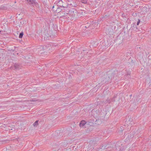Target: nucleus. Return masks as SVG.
<instances>
[{
    "instance_id": "ddd939ff",
    "label": "nucleus",
    "mask_w": 151,
    "mask_h": 151,
    "mask_svg": "<svg viewBox=\"0 0 151 151\" xmlns=\"http://www.w3.org/2000/svg\"><path fill=\"white\" fill-rule=\"evenodd\" d=\"M24 35V33L23 32H21L20 34H19V38H22L23 35Z\"/></svg>"
},
{
    "instance_id": "cd10ccee",
    "label": "nucleus",
    "mask_w": 151,
    "mask_h": 151,
    "mask_svg": "<svg viewBox=\"0 0 151 151\" xmlns=\"http://www.w3.org/2000/svg\"><path fill=\"white\" fill-rule=\"evenodd\" d=\"M0 32H1V31L0 30Z\"/></svg>"
},
{
    "instance_id": "aec40b11",
    "label": "nucleus",
    "mask_w": 151,
    "mask_h": 151,
    "mask_svg": "<svg viewBox=\"0 0 151 151\" xmlns=\"http://www.w3.org/2000/svg\"><path fill=\"white\" fill-rule=\"evenodd\" d=\"M86 51V50H83V51Z\"/></svg>"
},
{
    "instance_id": "f8f14e48",
    "label": "nucleus",
    "mask_w": 151,
    "mask_h": 151,
    "mask_svg": "<svg viewBox=\"0 0 151 151\" xmlns=\"http://www.w3.org/2000/svg\"><path fill=\"white\" fill-rule=\"evenodd\" d=\"M123 130H124V129H123V127L122 126L120 127L119 128V132H122Z\"/></svg>"
},
{
    "instance_id": "dca6fc26",
    "label": "nucleus",
    "mask_w": 151,
    "mask_h": 151,
    "mask_svg": "<svg viewBox=\"0 0 151 151\" xmlns=\"http://www.w3.org/2000/svg\"><path fill=\"white\" fill-rule=\"evenodd\" d=\"M43 35L45 36L46 37H49V36H50L47 33H46L45 32H44L43 34Z\"/></svg>"
},
{
    "instance_id": "5701e85b",
    "label": "nucleus",
    "mask_w": 151,
    "mask_h": 151,
    "mask_svg": "<svg viewBox=\"0 0 151 151\" xmlns=\"http://www.w3.org/2000/svg\"><path fill=\"white\" fill-rule=\"evenodd\" d=\"M65 14H64V15H63V16H65Z\"/></svg>"
},
{
    "instance_id": "a211bd4d",
    "label": "nucleus",
    "mask_w": 151,
    "mask_h": 151,
    "mask_svg": "<svg viewBox=\"0 0 151 151\" xmlns=\"http://www.w3.org/2000/svg\"><path fill=\"white\" fill-rule=\"evenodd\" d=\"M140 20L139 19H138V21L137 24V25H138L139 24V23H140Z\"/></svg>"
},
{
    "instance_id": "bb28decb",
    "label": "nucleus",
    "mask_w": 151,
    "mask_h": 151,
    "mask_svg": "<svg viewBox=\"0 0 151 151\" xmlns=\"http://www.w3.org/2000/svg\"><path fill=\"white\" fill-rule=\"evenodd\" d=\"M32 101H36L35 100H33Z\"/></svg>"
},
{
    "instance_id": "6ab92c4d",
    "label": "nucleus",
    "mask_w": 151,
    "mask_h": 151,
    "mask_svg": "<svg viewBox=\"0 0 151 151\" xmlns=\"http://www.w3.org/2000/svg\"><path fill=\"white\" fill-rule=\"evenodd\" d=\"M131 53V52H128L127 53V55L129 56Z\"/></svg>"
},
{
    "instance_id": "4468645a",
    "label": "nucleus",
    "mask_w": 151,
    "mask_h": 151,
    "mask_svg": "<svg viewBox=\"0 0 151 151\" xmlns=\"http://www.w3.org/2000/svg\"><path fill=\"white\" fill-rule=\"evenodd\" d=\"M60 8H58L57 10H56V11L58 12V13H59V12H60V13H62V12H61L60 11ZM60 14H61V13H60Z\"/></svg>"
},
{
    "instance_id": "9d476101",
    "label": "nucleus",
    "mask_w": 151,
    "mask_h": 151,
    "mask_svg": "<svg viewBox=\"0 0 151 151\" xmlns=\"http://www.w3.org/2000/svg\"><path fill=\"white\" fill-rule=\"evenodd\" d=\"M103 102L105 104H106L107 103H110L112 102V101H111V99H107L106 101H103Z\"/></svg>"
},
{
    "instance_id": "20e7f679",
    "label": "nucleus",
    "mask_w": 151,
    "mask_h": 151,
    "mask_svg": "<svg viewBox=\"0 0 151 151\" xmlns=\"http://www.w3.org/2000/svg\"><path fill=\"white\" fill-rule=\"evenodd\" d=\"M28 3L31 4L32 6H34L36 5V2L35 0H26Z\"/></svg>"
},
{
    "instance_id": "2eb2a0df",
    "label": "nucleus",
    "mask_w": 151,
    "mask_h": 151,
    "mask_svg": "<svg viewBox=\"0 0 151 151\" xmlns=\"http://www.w3.org/2000/svg\"><path fill=\"white\" fill-rule=\"evenodd\" d=\"M81 1L83 3L86 4L87 3L86 0H81Z\"/></svg>"
},
{
    "instance_id": "9b49d317",
    "label": "nucleus",
    "mask_w": 151,
    "mask_h": 151,
    "mask_svg": "<svg viewBox=\"0 0 151 151\" xmlns=\"http://www.w3.org/2000/svg\"><path fill=\"white\" fill-rule=\"evenodd\" d=\"M38 120L36 121L33 124V125L34 127H37L38 124Z\"/></svg>"
},
{
    "instance_id": "0eeeda50",
    "label": "nucleus",
    "mask_w": 151,
    "mask_h": 151,
    "mask_svg": "<svg viewBox=\"0 0 151 151\" xmlns=\"http://www.w3.org/2000/svg\"><path fill=\"white\" fill-rule=\"evenodd\" d=\"M74 10L76 11V10L74 9H72L71 10H69L68 12V14H70L72 16H74L75 15V14L74 12Z\"/></svg>"
},
{
    "instance_id": "412c9836",
    "label": "nucleus",
    "mask_w": 151,
    "mask_h": 151,
    "mask_svg": "<svg viewBox=\"0 0 151 151\" xmlns=\"http://www.w3.org/2000/svg\"><path fill=\"white\" fill-rule=\"evenodd\" d=\"M117 145H118V144H116V147H117Z\"/></svg>"
},
{
    "instance_id": "f3484780",
    "label": "nucleus",
    "mask_w": 151,
    "mask_h": 151,
    "mask_svg": "<svg viewBox=\"0 0 151 151\" xmlns=\"http://www.w3.org/2000/svg\"><path fill=\"white\" fill-rule=\"evenodd\" d=\"M115 98H116V97L114 96L112 99H111V101H112V102L115 101V100H114Z\"/></svg>"
},
{
    "instance_id": "7ed1b4c3",
    "label": "nucleus",
    "mask_w": 151,
    "mask_h": 151,
    "mask_svg": "<svg viewBox=\"0 0 151 151\" xmlns=\"http://www.w3.org/2000/svg\"><path fill=\"white\" fill-rule=\"evenodd\" d=\"M22 66L20 64L18 63H15L14 67H11V69H15L16 70H19L21 68Z\"/></svg>"
},
{
    "instance_id": "39448f33",
    "label": "nucleus",
    "mask_w": 151,
    "mask_h": 151,
    "mask_svg": "<svg viewBox=\"0 0 151 151\" xmlns=\"http://www.w3.org/2000/svg\"><path fill=\"white\" fill-rule=\"evenodd\" d=\"M120 147H118L117 148L116 147V149H113L111 148H108L107 150L105 151H120Z\"/></svg>"
},
{
    "instance_id": "423d86ee",
    "label": "nucleus",
    "mask_w": 151,
    "mask_h": 151,
    "mask_svg": "<svg viewBox=\"0 0 151 151\" xmlns=\"http://www.w3.org/2000/svg\"><path fill=\"white\" fill-rule=\"evenodd\" d=\"M86 122L84 120L81 121L79 125L81 127H83L86 124Z\"/></svg>"
},
{
    "instance_id": "b1692460",
    "label": "nucleus",
    "mask_w": 151,
    "mask_h": 151,
    "mask_svg": "<svg viewBox=\"0 0 151 151\" xmlns=\"http://www.w3.org/2000/svg\"><path fill=\"white\" fill-rule=\"evenodd\" d=\"M54 7V6H53L52 7V9H53Z\"/></svg>"
},
{
    "instance_id": "393cba45",
    "label": "nucleus",
    "mask_w": 151,
    "mask_h": 151,
    "mask_svg": "<svg viewBox=\"0 0 151 151\" xmlns=\"http://www.w3.org/2000/svg\"><path fill=\"white\" fill-rule=\"evenodd\" d=\"M45 32H47V31H46V30H45Z\"/></svg>"
},
{
    "instance_id": "f257e3e1",
    "label": "nucleus",
    "mask_w": 151,
    "mask_h": 151,
    "mask_svg": "<svg viewBox=\"0 0 151 151\" xmlns=\"http://www.w3.org/2000/svg\"><path fill=\"white\" fill-rule=\"evenodd\" d=\"M114 73H113L109 76L108 75H104L101 81L102 84H104L110 81L111 80L114 78Z\"/></svg>"
},
{
    "instance_id": "f03ea898",
    "label": "nucleus",
    "mask_w": 151,
    "mask_h": 151,
    "mask_svg": "<svg viewBox=\"0 0 151 151\" xmlns=\"http://www.w3.org/2000/svg\"><path fill=\"white\" fill-rule=\"evenodd\" d=\"M67 5L66 6H63V7H70V6L75 7L76 6V4L72 0L70 1H67Z\"/></svg>"
},
{
    "instance_id": "1a4fd4ad",
    "label": "nucleus",
    "mask_w": 151,
    "mask_h": 151,
    "mask_svg": "<svg viewBox=\"0 0 151 151\" xmlns=\"http://www.w3.org/2000/svg\"><path fill=\"white\" fill-rule=\"evenodd\" d=\"M106 33L108 34L111 35L113 33V29L111 28H109V29H108L106 32Z\"/></svg>"
},
{
    "instance_id": "a878e982",
    "label": "nucleus",
    "mask_w": 151,
    "mask_h": 151,
    "mask_svg": "<svg viewBox=\"0 0 151 151\" xmlns=\"http://www.w3.org/2000/svg\"><path fill=\"white\" fill-rule=\"evenodd\" d=\"M104 17H102V19H104Z\"/></svg>"
},
{
    "instance_id": "6e6552de",
    "label": "nucleus",
    "mask_w": 151,
    "mask_h": 151,
    "mask_svg": "<svg viewBox=\"0 0 151 151\" xmlns=\"http://www.w3.org/2000/svg\"><path fill=\"white\" fill-rule=\"evenodd\" d=\"M132 30L135 32H137L139 30V29L137 27V25L135 24H133V26L132 27Z\"/></svg>"
},
{
    "instance_id": "4be33fe9",
    "label": "nucleus",
    "mask_w": 151,
    "mask_h": 151,
    "mask_svg": "<svg viewBox=\"0 0 151 151\" xmlns=\"http://www.w3.org/2000/svg\"><path fill=\"white\" fill-rule=\"evenodd\" d=\"M3 9L2 8V7H0V9Z\"/></svg>"
}]
</instances>
